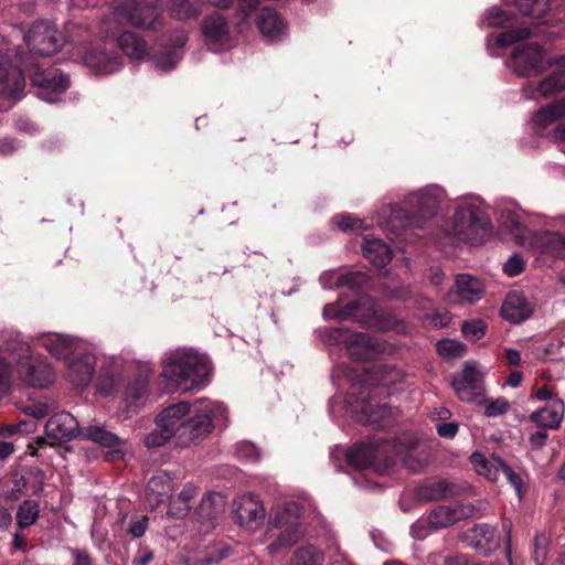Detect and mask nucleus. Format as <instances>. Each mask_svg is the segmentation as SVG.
Listing matches in <instances>:
<instances>
[{"instance_id":"nucleus-14","label":"nucleus","mask_w":565,"mask_h":565,"mask_svg":"<svg viewBox=\"0 0 565 565\" xmlns=\"http://www.w3.org/2000/svg\"><path fill=\"white\" fill-rule=\"evenodd\" d=\"M233 511L238 523L250 530L260 526L266 516L263 502L252 493H246L235 499Z\"/></svg>"},{"instance_id":"nucleus-59","label":"nucleus","mask_w":565,"mask_h":565,"mask_svg":"<svg viewBox=\"0 0 565 565\" xmlns=\"http://www.w3.org/2000/svg\"><path fill=\"white\" fill-rule=\"evenodd\" d=\"M9 375V365L4 358L0 356V396L6 394L10 387Z\"/></svg>"},{"instance_id":"nucleus-38","label":"nucleus","mask_w":565,"mask_h":565,"mask_svg":"<svg viewBox=\"0 0 565 565\" xmlns=\"http://www.w3.org/2000/svg\"><path fill=\"white\" fill-rule=\"evenodd\" d=\"M473 537L477 539L476 545L478 547L486 546L492 548L498 545V535L493 526L488 524H480L472 529Z\"/></svg>"},{"instance_id":"nucleus-17","label":"nucleus","mask_w":565,"mask_h":565,"mask_svg":"<svg viewBox=\"0 0 565 565\" xmlns=\"http://www.w3.org/2000/svg\"><path fill=\"white\" fill-rule=\"evenodd\" d=\"M446 193L439 185H428L424 189L412 193L407 203L416 209L418 217L430 218L434 216L445 200Z\"/></svg>"},{"instance_id":"nucleus-29","label":"nucleus","mask_w":565,"mask_h":565,"mask_svg":"<svg viewBox=\"0 0 565 565\" xmlns=\"http://www.w3.org/2000/svg\"><path fill=\"white\" fill-rule=\"evenodd\" d=\"M257 25L262 34L268 40L279 39L285 30V25L276 11L267 8L259 12Z\"/></svg>"},{"instance_id":"nucleus-35","label":"nucleus","mask_w":565,"mask_h":565,"mask_svg":"<svg viewBox=\"0 0 565 565\" xmlns=\"http://www.w3.org/2000/svg\"><path fill=\"white\" fill-rule=\"evenodd\" d=\"M499 223L502 230L507 231L511 234L512 238L518 243H523L524 236V227L521 224L519 214L510 209H503L499 215Z\"/></svg>"},{"instance_id":"nucleus-54","label":"nucleus","mask_w":565,"mask_h":565,"mask_svg":"<svg viewBox=\"0 0 565 565\" xmlns=\"http://www.w3.org/2000/svg\"><path fill=\"white\" fill-rule=\"evenodd\" d=\"M545 242L552 245L554 253L565 256V236L556 233H548L545 235Z\"/></svg>"},{"instance_id":"nucleus-18","label":"nucleus","mask_w":565,"mask_h":565,"mask_svg":"<svg viewBox=\"0 0 565 565\" xmlns=\"http://www.w3.org/2000/svg\"><path fill=\"white\" fill-rule=\"evenodd\" d=\"M476 508L466 503H454L449 505H439L427 516L433 530H439L452 525L456 522L473 516Z\"/></svg>"},{"instance_id":"nucleus-46","label":"nucleus","mask_w":565,"mask_h":565,"mask_svg":"<svg viewBox=\"0 0 565 565\" xmlns=\"http://www.w3.org/2000/svg\"><path fill=\"white\" fill-rule=\"evenodd\" d=\"M199 10L191 0H173L172 14L178 19H189L198 15Z\"/></svg>"},{"instance_id":"nucleus-19","label":"nucleus","mask_w":565,"mask_h":565,"mask_svg":"<svg viewBox=\"0 0 565 565\" xmlns=\"http://www.w3.org/2000/svg\"><path fill=\"white\" fill-rule=\"evenodd\" d=\"M66 376L70 382L76 386L87 385L93 376L95 359L92 354L85 352L83 344L79 352L65 360Z\"/></svg>"},{"instance_id":"nucleus-52","label":"nucleus","mask_w":565,"mask_h":565,"mask_svg":"<svg viewBox=\"0 0 565 565\" xmlns=\"http://www.w3.org/2000/svg\"><path fill=\"white\" fill-rule=\"evenodd\" d=\"M402 379L401 373L393 367H385L381 370L377 381L383 386H390Z\"/></svg>"},{"instance_id":"nucleus-45","label":"nucleus","mask_w":565,"mask_h":565,"mask_svg":"<svg viewBox=\"0 0 565 565\" xmlns=\"http://www.w3.org/2000/svg\"><path fill=\"white\" fill-rule=\"evenodd\" d=\"M486 323L482 320L466 321L461 326V331L466 339L478 341L486 334Z\"/></svg>"},{"instance_id":"nucleus-32","label":"nucleus","mask_w":565,"mask_h":565,"mask_svg":"<svg viewBox=\"0 0 565 565\" xmlns=\"http://www.w3.org/2000/svg\"><path fill=\"white\" fill-rule=\"evenodd\" d=\"M79 438L90 440L103 447H116L122 444V440L117 435L99 425H90L83 428Z\"/></svg>"},{"instance_id":"nucleus-24","label":"nucleus","mask_w":565,"mask_h":565,"mask_svg":"<svg viewBox=\"0 0 565 565\" xmlns=\"http://www.w3.org/2000/svg\"><path fill=\"white\" fill-rule=\"evenodd\" d=\"M362 252L364 257L376 267H384L391 260L390 247L381 239L371 235L364 236Z\"/></svg>"},{"instance_id":"nucleus-37","label":"nucleus","mask_w":565,"mask_h":565,"mask_svg":"<svg viewBox=\"0 0 565 565\" xmlns=\"http://www.w3.org/2000/svg\"><path fill=\"white\" fill-rule=\"evenodd\" d=\"M322 553L315 546L307 545L295 551L290 565H321Z\"/></svg>"},{"instance_id":"nucleus-53","label":"nucleus","mask_w":565,"mask_h":565,"mask_svg":"<svg viewBox=\"0 0 565 565\" xmlns=\"http://www.w3.org/2000/svg\"><path fill=\"white\" fill-rule=\"evenodd\" d=\"M504 273L511 277L519 275L524 269V263L518 255H513L504 264Z\"/></svg>"},{"instance_id":"nucleus-16","label":"nucleus","mask_w":565,"mask_h":565,"mask_svg":"<svg viewBox=\"0 0 565 565\" xmlns=\"http://www.w3.org/2000/svg\"><path fill=\"white\" fill-rule=\"evenodd\" d=\"M82 428L77 419L68 412L54 414L45 425L46 437L55 444L79 438Z\"/></svg>"},{"instance_id":"nucleus-56","label":"nucleus","mask_w":565,"mask_h":565,"mask_svg":"<svg viewBox=\"0 0 565 565\" xmlns=\"http://www.w3.org/2000/svg\"><path fill=\"white\" fill-rule=\"evenodd\" d=\"M502 473L505 476L507 480L512 484L515 489V492L519 498L522 497V480L519 475H516L510 466L504 462Z\"/></svg>"},{"instance_id":"nucleus-23","label":"nucleus","mask_w":565,"mask_h":565,"mask_svg":"<svg viewBox=\"0 0 565 565\" xmlns=\"http://www.w3.org/2000/svg\"><path fill=\"white\" fill-rule=\"evenodd\" d=\"M532 312V305L519 292H510L501 308L502 318L511 323L526 320Z\"/></svg>"},{"instance_id":"nucleus-22","label":"nucleus","mask_w":565,"mask_h":565,"mask_svg":"<svg viewBox=\"0 0 565 565\" xmlns=\"http://www.w3.org/2000/svg\"><path fill=\"white\" fill-rule=\"evenodd\" d=\"M483 294V285L478 278L462 274L456 278L454 292L450 295V301L472 303L480 300Z\"/></svg>"},{"instance_id":"nucleus-43","label":"nucleus","mask_w":565,"mask_h":565,"mask_svg":"<svg viewBox=\"0 0 565 565\" xmlns=\"http://www.w3.org/2000/svg\"><path fill=\"white\" fill-rule=\"evenodd\" d=\"M367 284V277L362 271H349L339 276L337 286L348 287L350 289H360Z\"/></svg>"},{"instance_id":"nucleus-44","label":"nucleus","mask_w":565,"mask_h":565,"mask_svg":"<svg viewBox=\"0 0 565 565\" xmlns=\"http://www.w3.org/2000/svg\"><path fill=\"white\" fill-rule=\"evenodd\" d=\"M180 60L181 53L179 51H173L157 55L153 58V65L158 71L169 72L175 67Z\"/></svg>"},{"instance_id":"nucleus-10","label":"nucleus","mask_w":565,"mask_h":565,"mask_svg":"<svg viewBox=\"0 0 565 565\" xmlns=\"http://www.w3.org/2000/svg\"><path fill=\"white\" fill-rule=\"evenodd\" d=\"M225 508L224 498L220 493H209L202 498L198 510L189 519L188 526L198 534L211 532L217 518Z\"/></svg>"},{"instance_id":"nucleus-60","label":"nucleus","mask_w":565,"mask_h":565,"mask_svg":"<svg viewBox=\"0 0 565 565\" xmlns=\"http://www.w3.org/2000/svg\"><path fill=\"white\" fill-rule=\"evenodd\" d=\"M24 413L34 417V418H43L49 414V406L44 403H33L24 407Z\"/></svg>"},{"instance_id":"nucleus-63","label":"nucleus","mask_w":565,"mask_h":565,"mask_svg":"<svg viewBox=\"0 0 565 565\" xmlns=\"http://www.w3.org/2000/svg\"><path fill=\"white\" fill-rule=\"evenodd\" d=\"M189 510H190V507H188L185 504H182V503H179L177 500H173L170 503V508H169L168 513L172 518L181 519V518L188 515Z\"/></svg>"},{"instance_id":"nucleus-27","label":"nucleus","mask_w":565,"mask_h":565,"mask_svg":"<svg viewBox=\"0 0 565 565\" xmlns=\"http://www.w3.org/2000/svg\"><path fill=\"white\" fill-rule=\"evenodd\" d=\"M202 32L210 45L223 43L228 38L227 22L221 14H212L203 20Z\"/></svg>"},{"instance_id":"nucleus-13","label":"nucleus","mask_w":565,"mask_h":565,"mask_svg":"<svg viewBox=\"0 0 565 565\" xmlns=\"http://www.w3.org/2000/svg\"><path fill=\"white\" fill-rule=\"evenodd\" d=\"M159 11L156 7L137 3L135 1L126 2L114 12V19L126 21L136 28H152L159 19Z\"/></svg>"},{"instance_id":"nucleus-61","label":"nucleus","mask_w":565,"mask_h":565,"mask_svg":"<svg viewBox=\"0 0 565 565\" xmlns=\"http://www.w3.org/2000/svg\"><path fill=\"white\" fill-rule=\"evenodd\" d=\"M196 497V489L192 484H186L181 490V492L178 494V498L175 499L179 503L185 504L190 507V503L193 501V499Z\"/></svg>"},{"instance_id":"nucleus-26","label":"nucleus","mask_w":565,"mask_h":565,"mask_svg":"<svg viewBox=\"0 0 565 565\" xmlns=\"http://www.w3.org/2000/svg\"><path fill=\"white\" fill-rule=\"evenodd\" d=\"M563 89H565V72H557L543 79L535 89L529 84L523 92L525 97L531 99L536 98L537 95L547 97Z\"/></svg>"},{"instance_id":"nucleus-42","label":"nucleus","mask_w":565,"mask_h":565,"mask_svg":"<svg viewBox=\"0 0 565 565\" xmlns=\"http://www.w3.org/2000/svg\"><path fill=\"white\" fill-rule=\"evenodd\" d=\"M333 224L343 232H363L366 230L364 222L351 215L341 214L332 220Z\"/></svg>"},{"instance_id":"nucleus-62","label":"nucleus","mask_w":565,"mask_h":565,"mask_svg":"<svg viewBox=\"0 0 565 565\" xmlns=\"http://www.w3.org/2000/svg\"><path fill=\"white\" fill-rule=\"evenodd\" d=\"M237 451L242 457L249 460H257L259 458L258 450L255 448L253 444L249 443H244L239 445Z\"/></svg>"},{"instance_id":"nucleus-11","label":"nucleus","mask_w":565,"mask_h":565,"mask_svg":"<svg viewBox=\"0 0 565 565\" xmlns=\"http://www.w3.org/2000/svg\"><path fill=\"white\" fill-rule=\"evenodd\" d=\"M30 51L47 56L57 52L62 45V39L54 26L47 22H38L24 35Z\"/></svg>"},{"instance_id":"nucleus-20","label":"nucleus","mask_w":565,"mask_h":565,"mask_svg":"<svg viewBox=\"0 0 565 565\" xmlns=\"http://www.w3.org/2000/svg\"><path fill=\"white\" fill-rule=\"evenodd\" d=\"M4 40L0 36V47ZM25 87V81L18 67L9 65L8 61L0 56V94L7 98L19 99Z\"/></svg>"},{"instance_id":"nucleus-3","label":"nucleus","mask_w":565,"mask_h":565,"mask_svg":"<svg viewBox=\"0 0 565 565\" xmlns=\"http://www.w3.org/2000/svg\"><path fill=\"white\" fill-rule=\"evenodd\" d=\"M419 455L416 448L406 449L399 441L385 440L358 445L347 454V459L351 466L359 469H381L394 465V458L398 457L409 470L416 472L428 463L427 458H418Z\"/></svg>"},{"instance_id":"nucleus-7","label":"nucleus","mask_w":565,"mask_h":565,"mask_svg":"<svg viewBox=\"0 0 565 565\" xmlns=\"http://www.w3.org/2000/svg\"><path fill=\"white\" fill-rule=\"evenodd\" d=\"M324 341L329 344H344L350 356L356 361L374 359L382 352L379 341L364 333H352L347 329H329L324 332Z\"/></svg>"},{"instance_id":"nucleus-64","label":"nucleus","mask_w":565,"mask_h":565,"mask_svg":"<svg viewBox=\"0 0 565 565\" xmlns=\"http://www.w3.org/2000/svg\"><path fill=\"white\" fill-rule=\"evenodd\" d=\"M458 431V426L455 423H444L437 425V433L445 438H452Z\"/></svg>"},{"instance_id":"nucleus-51","label":"nucleus","mask_w":565,"mask_h":565,"mask_svg":"<svg viewBox=\"0 0 565 565\" xmlns=\"http://www.w3.org/2000/svg\"><path fill=\"white\" fill-rule=\"evenodd\" d=\"M430 531H434L430 527V522L428 516L418 519L412 526L411 533L415 539L422 540L426 537Z\"/></svg>"},{"instance_id":"nucleus-49","label":"nucleus","mask_w":565,"mask_h":565,"mask_svg":"<svg viewBox=\"0 0 565 565\" xmlns=\"http://www.w3.org/2000/svg\"><path fill=\"white\" fill-rule=\"evenodd\" d=\"M533 122L535 125L545 127L551 125L553 121L557 120L555 113L553 111L551 105H547L540 110H537L533 115Z\"/></svg>"},{"instance_id":"nucleus-4","label":"nucleus","mask_w":565,"mask_h":565,"mask_svg":"<svg viewBox=\"0 0 565 565\" xmlns=\"http://www.w3.org/2000/svg\"><path fill=\"white\" fill-rule=\"evenodd\" d=\"M491 223L482 202L477 196L459 200L454 215L450 235L460 242L482 243L490 234Z\"/></svg>"},{"instance_id":"nucleus-30","label":"nucleus","mask_w":565,"mask_h":565,"mask_svg":"<svg viewBox=\"0 0 565 565\" xmlns=\"http://www.w3.org/2000/svg\"><path fill=\"white\" fill-rule=\"evenodd\" d=\"M360 412L361 419L369 424L385 425L392 416V409L385 403H379L374 398L363 402Z\"/></svg>"},{"instance_id":"nucleus-58","label":"nucleus","mask_w":565,"mask_h":565,"mask_svg":"<svg viewBox=\"0 0 565 565\" xmlns=\"http://www.w3.org/2000/svg\"><path fill=\"white\" fill-rule=\"evenodd\" d=\"M546 556V539L536 536L534 540V561L536 565H542Z\"/></svg>"},{"instance_id":"nucleus-21","label":"nucleus","mask_w":565,"mask_h":565,"mask_svg":"<svg viewBox=\"0 0 565 565\" xmlns=\"http://www.w3.org/2000/svg\"><path fill=\"white\" fill-rule=\"evenodd\" d=\"M39 344L57 359L66 360L79 352L83 342L68 335L49 332L39 338Z\"/></svg>"},{"instance_id":"nucleus-34","label":"nucleus","mask_w":565,"mask_h":565,"mask_svg":"<svg viewBox=\"0 0 565 565\" xmlns=\"http://www.w3.org/2000/svg\"><path fill=\"white\" fill-rule=\"evenodd\" d=\"M452 493L450 483L440 480L428 482L417 488L416 498L422 501L445 499Z\"/></svg>"},{"instance_id":"nucleus-8","label":"nucleus","mask_w":565,"mask_h":565,"mask_svg":"<svg viewBox=\"0 0 565 565\" xmlns=\"http://www.w3.org/2000/svg\"><path fill=\"white\" fill-rule=\"evenodd\" d=\"M550 65L551 62L544 58L541 49L532 43L516 46L508 62V66L518 76H535Z\"/></svg>"},{"instance_id":"nucleus-25","label":"nucleus","mask_w":565,"mask_h":565,"mask_svg":"<svg viewBox=\"0 0 565 565\" xmlns=\"http://www.w3.org/2000/svg\"><path fill=\"white\" fill-rule=\"evenodd\" d=\"M84 63L92 70L102 74H109L120 68V62L114 54L105 51L92 50L84 55Z\"/></svg>"},{"instance_id":"nucleus-1","label":"nucleus","mask_w":565,"mask_h":565,"mask_svg":"<svg viewBox=\"0 0 565 565\" xmlns=\"http://www.w3.org/2000/svg\"><path fill=\"white\" fill-rule=\"evenodd\" d=\"M228 424V411L224 404L209 398L193 402L181 401L161 411L156 418L157 428L146 436L147 447H160L172 441L177 447L199 445L216 427Z\"/></svg>"},{"instance_id":"nucleus-28","label":"nucleus","mask_w":565,"mask_h":565,"mask_svg":"<svg viewBox=\"0 0 565 565\" xmlns=\"http://www.w3.org/2000/svg\"><path fill=\"white\" fill-rule=\"evenodd\" d=\"M564 416V403L553 401L550 405L531 414V420L540 427L556 428Z\"/></svg>"},{"instance_id":"nucleus-33","label":"nucleus","mask_w":565,"mask_h":565,"mask_svg":"<svg viewBox=\"0 0 565 565\" xmlns=\"http://www.w3.org/2000/svg\"><path fill=\"white\" fill-rule=\"evenodd\" d=\"M118 45L132 60L143 58L148 52L145 41L134 32L122 33L118 39Z\"/></svg>"},{"instance_id":"nucleus-55","label":"nucleus","mask_w":565,"mask_h":565,"mask_svg":"<svg viewBox=\"0 0 565 565\" xmlns=\"http://www.w3.org/2000/svg\"><path fill=\"white\" fill-rule=\"evenodd\" d=\"M417 216L408 217L401 207H394L391 213L392 222L401 221V226H420L416 220Z\"/></svg>"},{"instance_id":"nucleus-47","label":"nucleus","mask_w":565,"mask_h":565,"mask_svg":"<svg viewBox=\"0 0 565 565\" xmlns=\"http://www.w3.org/2000/svg\"><path fill=\"white\" fill-rule=\"evenodd\" d=\"M531 35L527 29H515L502 32L497 38V44L499 46H509L516 41L524 40Z\"/></svg>"},{"instance_id":"nucleus-39","label":"nucleus","mask_w":565,"mask_h":565,"mask_svg":"<svg viewBox=\"0 0 565 565\" xmlns=\"http://www.w3.org/2000/svg\"><path fill=\"white\" fill-rule=\"evenodd\" d=\"M38 516L39 505L32 500L24 501L17 512L18 523L22 527L33 524L38 520Z\"/></svg>"},{"instance_id":"nucleus-5","label":"nucleus","mask_w":565,"mask_h":565,"mask_svg":"<svg viewBox=\"0 0 565 565\" xmlns=\"http://www.w3.org/2000/svg\"><path fill=\"white\" fill-rule=\"evenodd\" d=\"M323 315L328 318H353L382 330H388L395 327L394 318L382 310H377L370 298H361L359 301L351 302L343 307L338 313L333 312L332 306H326Z\"/></svg>"},{"instance_id":"nucleus-12","label":"nucleus","mask_w":565,"mask_h":565,"mask_svg":"<svg viewBox=\"0 0 565 565\" xmlns=\"http://www.w3.org/2000/svg\"><path fill=\"white\" fill-rule=\"evenodd\" d=\"M32 83L39 87L38 96L47 103L60 100L61 95L68 88V77L56 68L36 71Z\"/></svg>"},{"instance_id":"nucleus-2","label":"nucleus","mask_w":565,"mask_h":565,"mask_svg":"<svg viewBox=\"0 0 565 565\" xmlns=\"http://www.w3.org/2000/svg\"><path fill=\"white\" fill-rule=\"evenodd\" d=\"M161 366V384L171 392L198 391L211 381L212 365L209 358L192 349L168 352Z\"/></svg>"},{"instance_id":"nucleus-50","label":"nucleus","mask_w":565,"mask_h":565,"mask_svg":"<svg viewBox=\"0 0 565 565\" xmlns=\"http://www.w3.org/2000/svg\"><path fill=\"white\" fill-rule=\"evenodd\" d=\"M509 403L505 398L499 397L494 401H491L487 404L484 414L488 417H495L502 415L508 412Z\"/></svg>"},{"instance_id":"nucleus-31","label":"nucleus","mask_w":565,"mask_h":565,"mask_svg":"<svg viewBox=\"0 0 565 565\" xmlns=\"http://www.w3.org/2000/svg\"><path fill=\"white\" fill-rule=\"evenodd\" d=\"M471 463L479 475L484 476L489 480H498L504 466V461L495 456L486 458L482 454L475 452L470 457Z\"/></svg>"},{"instance_id":"nucleus-41","label":"nucleus","mask_w":565,"mask_h":565,"mask_svg":"<svg viewBox=\"0 0 565 565\" xmlns=\"http://www.w3.org/2000/svg\"><path fill=\"white\" fill-rule=\"evenodd\" d=\"M436 347L439 355L444 358L462 356L466 352V345L452 339H444L439 341Z\"/></svg>"},{"instance_id":"nucleus-36","label":"nucleus","mask_w":565,"mask_h":565,"mask_svg":"<svg viewBox=\"0 0 565 565\" xmlns=\"http://www.w3.org/2000/svg\"><path fill=\"white\" fill-rule=\"evenodd\" d=\"M171 486L169 478L166 475L153 476L147 486V497L154 503L161 502L166 497L169 495Z\"/></svg>"},{"instance_id":"nucleus-48","label":"nucleus","mask_w":565,"mask_h":565,"mask_svg":"<svg viewBox=\"0 0 565 565\" xmlns=\"http://www.w3.org/2000/svg\"><path fill=\"white\" fill-rule=\"evenodd\" d=\"M510 20L509 14L498 7H492L486 13V21L490 26H502Z\"/></svg>"},{"instance_id":"nucleus-9","label":"nucleus","mask_w":565,"mask_h":565,"mask_svg":"<svg viewBox=\"0 0 565 565\" xmlns=\"http://www.w3.org/2000/svg\"><path fill=\"white\" fill-rule=\"evenodd\" d=\"M13 360H19L20 372L24 380L34 387H45L54 380L52 367L44 362L32 363L29 361L30 349L26 343H19L17 348L6 349Z\"/></svg>"},{"instance_id":"nucleus-40","label":"nucleus","mask_w":565,"mask_h":565,"mask_svg":"<svg viewBox=\"0 0 565 565\" xmlns=\"http://www.w3.org/2000/svg\"><path fill=\"white\" fill-rule=\"evenodd\" d=\"M516 6L524 15L542 17L548 10V0H516Z\"/></svg>"},{"instance_id":"nucleus-15","label":"nucleus","mask_w":565,"mask_h":565,"mask_svg":"<svg viewBox=\"0 0 565 565\" xmlns=\"http://www.w3.org/2000/svg\"><path fill=\"white\" fill-rule=\"evenodd\" d=\"M457 396L465 402H471L483 393V375L473 361L465 363L461 376L452 381Z\"/></svg>"},{"instance_id":"nucleus-6","label":"nucleus","mask_w":565,"mask_h":565,"mask_svg":"<svg viewBox=\"0 0 565 565\" xmlns=\"http://www.w3.org/2000/svg\"><path fill=\"white\" fill-rule=\"evenodd\" d=\"M300 507L295 502H288L282 507H277L270 516L269 523L273 527L281 529L275 543L268 545L271 554L279 548L296 543L303 534L299 522Z\"/></svg>"},{"instance_id":"nucleus-57","label":"nucleus","mask_w":565,"mask_h":565,"mask_svg":"<svg viewBox=\"0 0 565 565\" xmlns=\"http://www.w3.org/2000/svg\"><path fill=\"white\" fill-rule=\"evenodd\" d=\"M148 527V518L139 516L134 519L129 525V533L134 537H141Z\"/></svg>"}]
</instances>
